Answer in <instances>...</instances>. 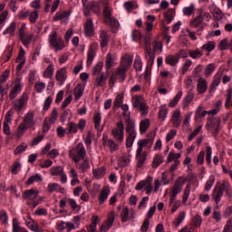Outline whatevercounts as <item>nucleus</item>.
Instances as JSON below:
<instances>
[{"label":"nucleus","instance_id":"1","mask_svg":"<svg viewBox=\"0 0 232 232\" xmlns=\"http://www.w3.org/2000/svg\"><path fill=\"white\" fill-rule=\"evenodd\" d=\"M22 198L25 200L26 205L32 209H35L37 206L41 204V199H39V190L37 189H27L22 194Z\"/></svg>","mask_w":232,"mask_h":232},{"label":"nucleus","instance_id":"2","mask_svg":"<svg viewBox=\"0 0 232 232\" xmlns=\"http://www.w3.org/2000/svg\"><path fill=\"white\" fill-rule=\"evenodd\" d=\"M69 157L75 164H79L81 160L86 159V148L82 143H78L75 147L70 150Z\"/></svg>","mask_w":232,"mask_h":232},{"label":"nucleus","instance_id":"3","mask_svg":"<svg viewBox=\"0 0 232 232\" xmlns=\"http://www.w3.org/2000/svg\"><path fill=\"white\" fill-rule=\"evenodd\" d=\"M126 137V148H131L135 139H137V130H135V121L133 120H128L125 121Z\"/></svg>","mask_w":232,"mask_h":232},{"label":"nucleus","instance_id":"4","mask_svg":"<svg viewBox=\"0 0 232 232\" xmlns=\"http://www.w3.org/2000/svg\"><path fill=\"white\" fill-rule=\"evenodd\" d=\"M184 184H186V179L183 177H179L175 180L172 188H170V198L169 200V207H171L173 202H175L177 199V195L182 193V188H184Z\"/></svg>","mask_w":232,"mask_h":232},{"label":"nucleus","instance_id":"5","mask_svg":"<svg viewBox=\"0 0 232 232\" xmlns=\"http://www.w3.org/2000/svg\"><path fill=\"white\" fill-rule=\"evenodd\" d=\"M34 111H28L25 114L24 121L17 128V135H23L26 130L35 126V121L34 120Z\"/></svg>","mask_w":232,"mask_h":232},{"label":"nucleus","instance_id":"6","mask_svg":"<svg viewBox=\"0 0 232 232\" xmlns=\"http://www.w3.org/2000/svg\"><path fill=\"white\" fill-rule=\"evenodd\" d=\"M126 73H128V70L124 69V67H121V65L114 72H112L109 79L111 88L115 86L117 80L121 82H124V81H126Z\"/></svg>","mask_w":232,"mask_h":232},{"label":"nucleus","instance_id":"7","mask_svg":"<svg viewBox=\"0 0 232 232\" xmlns=\"http://www.w3.org/2000/svg\"><path fill=\"white\" fill-rule=\"evenodd\" d=\"M49 44L54 52H61L64 50V41L61 36H57V32L53 31L49 35Z\"/></svg>","mask_w":232,"mask_h":232},{"label":"nucleus","instance_id":"8","mask_svg":"<svg viewBox=\"0 0 232 232\" xmlns=\"http://www.w3.org/2000/svg\"><path fill=\"white\" fill-rule=\"evenodd\" d=\"M111 135L118 144L124 142V121L122 120L116 122L115 127L111 130Z\"/></svg>","mask_w":232,"mask_h":232},{"label":"nucleus","instance_id":"9","mask_svg":"<svg viewBox=\"0 0 232 232\" xmlns=\"http://www.w3.org/2000/svg\"><path fill=\"white\" fill-rule=\"evenodd\" d=\"M26 102H28V93L23 92L21 97L12 102L13 108L17 113H21L24 106H26Z\"/></svg>","mask_w":232,"mask_h":232},{"label":"nucleus","instance_id":"10","mask_svg":"<svg viewBox=\"0 0 232 232\" xmlns=\"http://www.w3.org/2000/svg\"><path fill=\"white\" fill-rule=\"evenodd\" d=\"M189 26L190 28H197L198 32H202L208 24L204 23V16L199 14L190 21Z\"/></svg>","mask_w":232,"mask_h":232},{"label":"nucleus","instance_id":"11","mask_svg":"<svg viewBox=\"0 0 232 232\" xmlns=\"http://www.w3.org/2000/svg\"><path fill=\"white\" fill-rule=\"evenodd\" d=\"M111 35L108 34L106 30H100L99 31V37L98 41L100 43L101 48H106L110 44Z\"/></svg>","mask_w":232,"mask_h":232},{"label":"nucleus","instance_id":"12","mask_svg":"<svg viewBox=\"0 0 232 232\" xmlns=\"http://www.w3.org/2000/svg\"><path fill=\"white\" fill-rule=\"evenodd\" d=\"M67 79H68V71L66 67H63L58 71H56L55 80L57 81L58 84H60V86H63V84L66 82Z\"/></svg>","mask_w":232,"mask_h":232},{"label":"nucleus","instance_id":"13","mask_svg":"<svg viewBox=\"0 0 232 232\" xmlns=\"http://www.w3.org/2000/svg\"><path fill=\"white\" fill-rule=\"evenodd\" d=\"M113 222H115V213L110 212L108 214L107 220L103 224L101 225L100 231L101 232L108 231L113 226Z\"/></svg>","mask_w":232,"mask_h":232},{"label":"nucleus","instance_id":"14","mask_svg":"<svg viewBox=\"0 0 232 232\" xmlns=\"http://www.w3.org/2000/svg\"><path fill=\"white\" fill-rule=\"evenodd\" d=\"M131 64H133V55L130 53H125L121 58L120 66L124 68L125 70H130L131 68Z\"/></svg>","mask_w":232,"mask_h":232},{"label":"nucleus","instance_id":"15","mask_svg":"<svg viewBox=\"0 0 232 232\" xmlns=\"http://www.w3.org/2000/svg\"><path fill=\"white\" fill-rule=\"evenodd\" d=\"M170 121L174 128H179L182 124V113L179 109H176L172 111Z\"/></svg>","mask_w":232,"mask_h":232},{"label":"nucleus","instance_id":"16","mask_svg":"<svg viewBox=\"0 0 232 232\" xmlns=\"http://www.w3.org/2000/svg\"><path fill=\"white\" fill-rule=\"evenodd\" d=\"M84 34L86 37H93L95 35V28L93 27V20L88 18L84 23Z\"/></svg>","mask_w":232,"mask_h":232},{"label":"nucleus","instance_id":"17","mask_svg":"<svg viewBox=\"0 0 232 232\" xmlns=\"http://www.w3.org/2000/svg\"><path fill=\"white\" fill-rule=\"evenodd\" d=\"M208 130L212 132V134L216 137V135H218V126H220V121L213 119L208 120Z\"/></svg>","mask_w":232,"mask_h":232},{"label":"nucleus","instance_id":"18","mask_svg":"<svg viewBox=\"0 0 232 232\" xmlns=\"http://www.w3.org/2000/svg\"><path fill=\"white\" fill-rule=\"evenodd\" d=\"M133 107L137 108V110H139L142 115H146L148 113V106L139 97L135 98V101L133 102Z\"/></svg>","mask_w":232,"mask_h":232},{"label":"nucleus","instance_id":"19","mask_svg":"<svg viewBox=\"0 0 232 232\" xmlns=\"http://www.w3.org/2000/svg\"><path fill=\"white\" fill-rule=\"evenodd\" d=\"M153 146V140L152 139H142L138 141V149L136 151L144 152V148H151Z\"/></svg>","mask_w":232,"mask_h":232},{"label":"nucleus","instance_id":"20","mask_svg":"<svg viewBox=\"0 0 232 232\" xmlns=\"http://www.w3.org/2000/svg\"><path fill=\"white\" fill-rule=\"evenodd\" d=\"M197 91L199 95L208 92V81L204 77H200L198 80Z\"/></svg>","mask_w":232,"mask_h":232},{"label":"nucleus","instance_id":"21","mask_svg":"<svg viewBox=\"0 0 232 232\" xmlns=\"http://www.w3.org/2000/svg\"><path fill=\"white\" fill-rule=\"evenodd\" d=\"M21 90H22L21 81L17 80L14 83V86L13 87V89L9 93L10 100L14 101V99H15V97H17V95L21 93Z\"/></svg>","mask_w":232,"mask_h":232},{"label":"nucleus","instance_id":"22","mask_svg":"<svg viewBox=\"0 0 232 232\" xmlns=\"http://www.w3.org/2000/svg\"><path fill=\"white\" fill-rule=\"evenodd\" d=\"M146 159H148V152L136 151L137 168H142L146 162Z\"/></svg>","mask_w":232,"mask_h":232},{"label":"nucleus","instance_id":"23","mask_svg":"<svg viewBox=\"0 0 232 232\" xmlns=\"http://www.w3.org/2000/svg\"><path fill=\"white\" fill-rule=\"evenodd\" d=\"M106 81H108V75L102 73V74L96 76V79L94 82V86L96 88H102V86L106 85Z\"/></svg>","mask_w":232,"mask_h":232},{"label":"nucleus","instance_id":"24","mask_svg":"<svg viewBox=\"0 0 232 232\" xmlns=\"http://www.w3.org/2000/svg\"><path fill=\"white\" fill-rule=\"evenodd\" d=\"M117 63H115V57L111 53H108L106 59H105V68L106 70H110V68H113V66H116Z\"/></svg>","mask_w":232,"mask_h":232},{"label":"nucleus","instance_id":"25","mask_svg":"<svg viewBox=\"0 0 232 232\" xmlns=\"http://www.w3.org/2000/svg\"><path fill=\"white\" fill-rule=\"evenodd\" d=\"M84 93V86L82 83H78L74 87L73 94H74V101H79L82 97Z\"/></svg>","mask_w":232,"mask_h":232},{"label":"nucleus","instance_id":"26","mask_svg":"<svg viewBox=\"0 0 232 232\" xmlns=\"http://www.w3.org/2000/svg\"><path fill=\"white\" fill-rule=\"evenodd\" d=\"M110 195V188L104 187L102 188L100 196H99V204L102 205L106 200H108V197Z\"/></svg>","mask_w":232,"mask_h":232},{"label":"nucleus","instance_id":"27","mask_svg":"<svg viewBox=\"0 0 232 232\" xmlns=\"http://www.w3.org/2000/svg\"><path fill=\"white\" fill-rule=\"evenodd\" d=\"M70 15H72V10H61L55 14L53 21H61V19H66V17H70Z\"/></svg>","mask_w":232,"mask_h":232},{"label":"nucleus","instance_id":"28","mask_svg":"<svg viewBox=\"0 0 232 232\" xmlns=\"http://www.w3.org/2000/svg\"><path fill=\"white\" fill-rule=\"evenodd\" d=\"M106 148H109V151H111V153H115V151H119V145L121 143L119 142H115V140H113L112 139H109V140L107 141V143H105Z\"/></svg>","mask_w":232,"mask_h":232},{"label":"nucleus","instance_id":"29","mask_svg":"<svg viewBox=\"0 0 232 232\" xmlns=\"http://www.w3.org/2000/svg\"><path fill=\"white\" fill-rule=\"evenodd\" d=\"M145 59L147 61V66H153V63H155V52L149 49L145 51Z\"/></svg>","mask_w":232,"mask_h":232},{"label":"nucleus","instance_id":"30","mask_svg":"<svg viewBox=\"0 0 232 232\" xmlns=\"http://www.w3.org/2000/svg\"><path fill=\"white\" fill-rule=\"evenodd\" d=\"M97 53L95 52V46L91 45L87 53V66H92L93 59H95Z\"/></svg>","mask_w":232,"mask_h":232},{"label":"nucleus","instance_id":"31","mask_svg":"<svg viewBox=\"0 0 232 232\" xmlns=\"http://www.w3.org/2000/svg\"><path fill=\"white\" fill-rule=\"evenodd\" d=\"M102 14H103L104 23H105V24H108V21H110V19L113 18V16L111 15V7H110V5H105Z\"/></svg>","mask_w":232,"mask_h":232},{"label":"nucleus","instance_id":"32","mask_svg":"<svg viewBox=\"0 0 232 232\" xmlns=\"http://www.w3.org/2000/svg\"><path fill=\"white\" fill-rule=\"evenodd\" d=\"M93 122L95 130H101V122H102V114L101 112H94Z\"/></svg>","mask_w":232,"mask_h":232},{"label":"nucleus","instance_id":"33","mask_svg":"<svg viewBox=\"0 0 232 232\" xmlns=\"http://www.w3.org/2000/svg\"><path fill=\"white\" fill-rule=\"evenodd\" d=\"M78 169H80L81 173H86L88 169H90V160L89 159H83L82 163H77Z\"/></svg>","mask_w":232,"mask_h":232},{"label":"nucleus","instance_id":"34","mask_svg":"<svg viewBox=\"0 0 232 232\" xmlns=\"http://www.w3.org/2000/svg\"><path fill=\"white\" fill-rule=\"evenodd\" d=\"M222 197H224V192L216 187L212 194V198L214 199L215 203L218 204V202H220L222 199Z\"/></svg>","mask_w":232,"mask_h":232},{"label":"nucleus","instance_id":"35","mask_svg":"<svg viewBox=\"0 0 232 232\" xmlns=\"http://www.w3.org/2000/svg\"><path fill=\"white\" fill-rule=\"evenodd\" d=\"M150 126H151V121H150V119H145L141 121L140 123V132L146 133V131L150 130Z\"/></svg>","mask_w":232,"mask_h":232},{"label":"nucleus","instance_id":"36","mask_svg":"<svg viewBox=\"0 0 232 232\" xmlns=\"http://www.w3.org/2000/svg\"><path fill=\"white\" fill-rule=\"evenodd\" d=\"M158 117L160 121H162V122L166 121V119L168 118V107H166V105H161L160 107Z\"/></svg>","mask_w":232,"mask_h":232},{"label":"nucleus","instance_id":"37","mask_svg":"<svg viewBox=\"0 0 232 232\" xmlns=\"http://www.w3.org/2000/svg\"><path fill=\"white\" fill-rule=\"evenodd\" d=\"M165 63L166 64H169V66H177L179 63V58L177 57V55L174 56L173 54H169L166 56Z\"/></svg>","mask_w":232,"mask_h":232},{"label":"nucleus","instance_id":"38","mask_svg":"<svg viewBox=\"0 0 232 232\" xmlns=\"http://www.w3.org/2000/svg\"><path fill=\"white\" fill-rule=\"evenodd\" d=\"M207 114H208V111H204L203 106L198 107V109L196 111V114H195V121L197 122H198V121H200V119H202V117H206Z\"/></svg>","mask_w":232,"mask_h":232},{"label":"nucleus","instance_id":"39","mask_svg":"<svg viewBox=\"0 0 232 232\" xmlns=\"http://www.w3.org/2000/svg\"><path fill=\"white\" fill-rule=\"evenodd\" d=\"M121 222H128V220H131V218H133L132 215L130 216V209L125 207L121 213Z\"/></svg>","mask_w":232,"mask_h":232},{"label":"nucleus","instance_id":"40","mask_svg":"<svg viewBox=\"0 0 232 232\" xmlns=\"http://www.w3.org/2000/svg\"><path fill=\"white\" fill-rule=\"evenodd\" d=\"M190 193H191V183H188L183 191L182 204H186L188 202Z\"/></svg>","mask_w":232,"mask_h":232},{"label":"nucleus","instance_id":"41","mask_svg":"<svg viewBox=\"0 0 232 232\" xmlns=\"http://www.w3.org/2000/svg\"><path fill=\"white\" fill-rule=\"evenodd\" d=\"M13 232H28L26 228L19 225V220L17 218H13Z\"/></svg>","mask_w":232,"mask_h":232},{"label":"nucleus","instance_id":"42","mask_svg":"<svg viewBox=\"0 0 232 232\" xmlns=\"http://www.w3.org/2000/svg\"><path fill=\"white\" fill-rule=\"evenodd\" d=\"M64 172V169L61 166L52 167L50 173L52 177H60Z\"/></svg>","mask_w":232,"mask_h":232},{"label":"nucleus","instance_id":"43","mask_svg":"<svg viewBox=\"0 0 232 232\" xmlns=\"http://www.w3.org/2000/svg\"><path fill=\"white\" fill-rule=\"evenodd\" d=\"M188 55L191 59H200L204 55V53L200 49L188 50Z\"/></svg>","mask_w":232,"mask_h":232},{"label":"nucleus","instance_id":"44","mask_svg":"<svg viewBox=\"0 0 232 232\" xmlns=\"http://www.w3.org/2000/svg\"><path fill=\"white\" fill-rule=\"evenodd\" d=\"M164 162V158L160 154H157L152 161V168L153 169H157L159 166H160Z\"/></svg>","mask_w":232,"mask_h":232},{"label":"nucleus","instance_id":"45","mask_svg":"<svg viewBox=\"0 0 232 232\" xmlns=\"http://www.w3.org/2000/svg\"><path fill=\"white\" fill-rule=\"evenodd\" d=\"M109 24L112 32H117V30H119V26H121L119 21L115 19V17H112L110 20H108V24Z\"/></svg>","mask_w":232,"mask_h":232},{"label":"nucleus","instance_id":"46","mask_svg":"<svg viewBox=\"0 0 232 232\" xmlns=\"http://www.w3.org/2000/svg\"><path fill=\"white\" fill-rule=\"evenodd\" d=\"M220 74H216L214 76V79L209 86V90L210 92H215V90H217V87L218 86V84H220Z\"/></svg>","mask_w":232,"mask_h":232},{"label":"nucleus","instance_id":"47","mask_svg":"<svg viewBox=\"0 0 232 232\" xmlns=\"http://www.w3.org/2000/svg\"><path fill=\"white\" fill-rule=\"evenodd\" d=\"M122 102H124V94H118L113 102V108L118 110V108H121Z\"/></svg>","mask_w":232,"mask_h":232},{"label":"nucleus","instance_id":"48","mask_svg":"<svg viewBox=\"0 0 232 232\" xmlns=\"http://www.w3.org/2000/svg\"><path fill=\"white\" fill-rule=\"evenodd\" d=\"M34 182H43V177L41 176V174H35V175L30 177L27 179L26 184H27V186H32V184H34Z\"/></svg>","mask_w":232,"mask_h":232},{"label":"nucleus","instance_id":"49","mask_svg":"<svg viewBox=\"0 0 232 232\" xmlns=\"http://www.w3.org/2000/svg\"><path fill=\"white\" fill-rule=\"evenodd\" d=\"M104 67V63L102 62H99L92 69V74L96 77L102 74V68Z\"/></svg>","mask_w":232,"mask_h":232},{"label":"nucleus","instance_id":"50","mask_svg":"<svg viewBox=\"0 0 232 232\" xmlns=\"http://www.w3.org/2000/svg\"><path fill=\"white\" fill-rule=\"evenodd\" d=\"M180 99H182V92L181 91H179L176 94V96L173 98V100L169 102V106L170 108H175L177 106L179 101H180Z\"/></svg>","mask_w":232,"mask_h":232},{"label":"nucleus","instance_id":"51","mask_svg":"<svg viewBox=\"0 0 232 232\" xmlns=\"http://www.w3.org/2000/svg\"><path fill=\"white\" fill-rule=\"evenodd\" d=\"M180 157H182V154L174 153L173 151H170L167 158V164H169V162H173V160H179V159H180Z\"/></svg>","mask_w":232,"mask_h":232},{"label":"nucleus","instance_id":"52","mask_svg":"<svg viewBox=\"0 0 232 232\" xmlns=\"http://www.w3.org/2000/svg\"><path fill=\"white\" fill-rule=\"evenodd\" d=\"M185 218H186V212H180L178 216V218H176L173 221V225L175 226V227H179V226H180V224L184 222Z\"/></svg>","mask_w":232,"mask_h":232},{"label":"nucleus","instance_id":"53","mask_svg":"<svg viewBox=\"0 0 232 232\" xmlns=\"http://www.w3.org/2000/svg\"><path fill=\"white\" fill-rule=\"evenodd\" d=\"M216 68L217 66H215V63H209L208 65H207L204 71L205 77H209L211 73L215 72Z\"/></svg>","mask_w":232,"mask_h":232},{"label":"nucleus","instance_id":"54","mask_svg":"<svg viewBox=\"0 0 232 232\" xmlns=\"http://www.w3.org/2000/svg\"><path fill=\"white\" fill-rule=\"evenodd\" d=\"M217 46V44L215 42L210 41L208 42L207 44H203L201 47V50H206L207 52H213Z\"/></svg>","mask_w":232,"mask_h":232},{"label":"nucleus","instance_id":"55","mask_svg":"<svg viewBox=\"0 0 232 232\" xmlns=\"http://www.w3.org/2000/svg\"><path fill=\"white\" fill-rule=\"evenodd\" d=\"M92 175L93 177H95V179H102V177L106 175V169L104 168L96 169L92 171Z\"/></svg>","mask_w":232,"mask_h":232},{"label":"nucleus","instance_id":"56","mask_svg":"<svg viewBox=\"0 0 232 232\" xmlns=\"http://www.w3.org/2000/svg\"><path fill=\"white\" fill-rule=\"evenodd\" d=\"M44 77L46 79H52L53 77V64H49L46 70L44 72Z\"/></svg>","mask_w":232,"mask_h":232},{"label":"nucleus","instance_id":"57","mask_svg":"<svg viewBox=\"0 0 232 232\" xmlns=\"http://www.w3.org/2000/svg\"><path fill=\"white\" fill-rule=\"evenodd\" d=\"M133 67L136 72H142V59H140V56H136Z\"/></svg>","mask_w":232,"mask_h":232},{"label":"nucleus","instance_id":"58","mask_svg":"<svg viewBox=\"0 0 232 232\" xmlns=\"http://www.w3.org/2000/svg\"><path fill=\"white\" fill-rule=\"evenodd\" d=\"M78 130H79V126L75 122L71 121L67 123L68 133H77Z\"/></svg>","mask_w":232,"mask_h":232},{"label":"nucleus","instance_id":"59","mask_svg":"<svg viewBox=\"0 0 232 232\" xmlns=\"http://www.w3.org/2000/svg\"><path fill=\"white\" fill-rule=\"evenodd\" d=\"M192 102H193V92L189 91L184 99V102H183L184 108H186L187 106H189V104H191Z\"/></svg>","mask_w":232,"mask_h":232},{"label":"nucleus","instance_id":"60","mask_svg":"<svg viewBox=\"0 0 232 232\" xmlns=\"http://www.w3.org/2000/svg\"><path fill=\"white\" fill-rule=\"evenodd\" d=\"M192 226H194V227H200V226H202V216L197 214L192 218Z\"/></svg>","mask_w":232,"mask_h":232},{"label":"nucleus","instance_id":"61","mask_svg":"<svg viewBox=\"0 0 232 232\" xmlns=\"http://www.w3.org/2000/svg\"><path fill=\"white\" fill-rule=\"evenodd\" d=\"M216 188H218L223 193L226 191L227 193H231V188L229 182L227 181H223V183L220 186H218Z\"/></svg>","mask_w":232,"mask_h":232},{"label":"nucleus","instance_id":"62","mask_svg":"<svg viewBox=\"0 0 232 232\" xmlns=\"http://www.w3.org/2000/svg\"><path fill=\"white\" fill-rule=\"evenodd\" d=\"M183 14H184V15H188V17H191V14H195V5H190L188 7H184Z\"/></svg>","mask_w":232,"mask_h":232},{"label":"nucleus","instance_id":"63","mask_svg":"<svg viewBox=\"0 0 232 232\" xmlns=\"http://www.w3.org/2000/svg\"><path fill=\"white\" fill-rule=\"evenodd\" d=\"M26 226L29 227V229L34 232H41V227H39V224L37 222L33 221V224L31 222L26 223Z\"/></svg>","mask_w":232,"mask_h":232},{"label":"nucleus","instance_id":"64","mask_svg":"<svg viewBox=\"0 0 232 232\" xmlns=\"http://www.w3.org/2000/svg\"><path fill=\"white\" fill-rule=\"evenodd\" d=\"M17 27V24L15 22H12L11 24L6 28V30L4 32V34H10V35H14L15 28Z\"/></svg>","mask_w":232,"mask_h":232}]
</instances>
